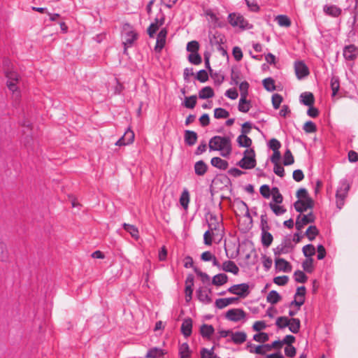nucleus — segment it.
<instances>
[{
    "mask_svg": "<svg viewBox=\"0 0 358 358\" xmlns=\"http://www.w3.org/2000/svg\"><path fill=\"white\" fill-rule=\"evenodd\" d=\"M288 280L289 278L287 275L277 276L273 278V282L280 286L285 285Z\"/></svg>",
    "mask_w": 358,
    "mask_h": 358,
    "instance_id": "obj_62",
    "label": "nucleus"
},
{
    "mask_svg": "<svg viewBox=\"0 0 358 358\" xmlns=\"http://www.w3.org/2000/svg\"><path fill=\"white\" fill-rule=\"evenodd\" d=\"M268 351H270V347H268V344H266L256 346L254 350V353L263 355Z\"/></svg>",
    "mask_w": 358,
    "mask_h": 358,
    "instance_id": "obj_57",
    "label": "nucleus"
},
{
    "mask_svg": "<svg viewBox=\"0 0 358 358\" xmlns=\"http://www.w3.org/2000/svg\"><path fill=\"white\" fill-rule=\"evenodd\" d=\"M294 206L297 212L303 213L313 207V199H299Z\"/></svg>",
    "mask_w": 358,
    "mask_h": 358,
    "instance_id": "obj_10",
    "label": "nucleus"
},
{
    "mask_svg": "<svg viewBox=\"0 0 358 358\" xmlns=\"http://www.w3.org/2000/svg\"><path fill=\"white\" fill-rule=\"evenodd\" d=\"M315 221V216L312 213L308 215H299L296 220V228L301 230L305 225Z\"/></svg>",
    "mask_w": 358,
    "mask_h": 358,
    "instance_id": "obj_8",
    "label": "nucleus"
},
{
    "mask_svg": "<svg viewBox=\"0 0 358 358\" xmlns=\"http://www.w3.org/2000/svg\"><path fill=\"white\" fill-rule=\"evenodd\" d=\"M194 171L196 175L203 176L207 171V166L203 161H199L194 165Z\"/></svg>",
    "mask_w": 358,
    "mask_h": 358,
    "instance_id": "obj_35",
    "label": "nucleus"
},
{
    "mask_svg": "<svg viewBox=\"0 0 358 358\" xmlns=\"http://www.w3.org/2000/svg\"><path fill=\"white\" fill-rule=\"evenodd\" d=\"M349 185H346L344 189H340L336 193V204L339 208H341L344 204L345 199L347 196L349 190Z\"/></svg>",
    "mask_w": 358,
    "mask_h": 358,
    "instance_id": "obj_17",
    "label": "nucleus"
},
{
    "mask_svg": "<svg viewBox=\"0 0 358 358\" xmlns=\"http://www.w3.org/2000/svg\"><path fill=\"white\" fill-rule=\"evenodd\" d=\"M301 101L307 106H313L315 102V98L311 92H304L300 96Z\"/></svg>",
    "mask_w": 358,
    "mask_h": 358,
    "instance_id": "obj_23",
    "label": "nucleus"
},
{
    "mask_svg": "<svg viewBox=\"0 0 358 358\" xmlns=\"http://www.w3.org/2000/svg\"><path fill=\"white\" fill-rule=\"evenodd\" d=\"M255 150L252 148L246 149L243 152V157L238 162V166L244 169H251L256 166Z\"/></svg>",
    "mask_w": 358,
    "mask_h": 358,
    "instance_id": "obj_3",
    "label": "nucleus"
},
{
    "mask_svg": "<svg viewBox=\"0 0 358 358\" xmlns=\"http://www.w3.org/2000/svg\"><path fill=\"white\" fill-rule=\"evenodd\" d=\"M168 31L166 28H163L160 30L157 34V41L155 46V50L157 52H160L166 45V39L167 36Z\"/></svg>",
    "mask_w": 358,
    "mask_h": 358,
    "instance_id": "obj_9",
    "label": "nucleus"
},
{
    "mask_svg": "<svg viewBox=\"0 0 358 358\" xmlns=\"http://www.w3.org/2000/svg\"><path fill=\"white\" fill-rule=\"evenodd\" d=\"M289 319L287 317H279L276 320V325L280 328H285L289 325Z\"/></svg>",
    "mask_w": 358,
    "mask_h": 358,
    "instance_id": "obj_59",
    "label": "nucleus"
},
{
    "mask_svg": "<svg viewBox=\"0 0 358 358\" xmlns=\"http://www.w3.org/2000/svg\"><path fill=\"white\" fill-rule=\"evenodd\" d=\"M229 22L232 27H238L241 29L248 28L249 24L243 15L239 13H230L228 17Z\"/></svg>",
    "mask_w": 358,
    "mask_h": 358,
    "instance_id": "obj_4",
    "label": "nucleus"
},
{
    "mask_svg": "<svg viewBox=\"0 0 358 358\" xmlns=\"http://www.w3.org/2000/svg\"><path fill=\"white\" fill-rule=\"evenodd\" d=\"M229 116V112L222 108H217L214 110V117L216 119L227 118Z\"/></svg>",
    "mask_w": 358,
    "mask_h": 358,
    "instance_id": "obj_42",
    "label": "nucleus"
},
{
    "mask_svg": "<svg viewBox=\"0 0 358 358\" xmlns=\"http://www.w3.org/2000/svg\"><path fill=\"white\" fill-rule=\"evenodd\" d=\"M215 236H219L218 233L213 232L211 231H206L203 235L204 243L207 245H210L213 242V238Z\"/></svg>",
    "mask_w": 358,
    "mask_h": 358,
    "instance_id": "obj_44",
    "label": "nucleus"
},
{
    "mask_svg": "<svg viewBox=\"0 0 358 358\" xmlns=\"http://www.w3.org/2000/svg\"><path fill=\"white\" fill-rule=\"evenodd\" d=\"M200 333L203 337L209 338L214 333V328L212 325L204 324L200 328Z\"/></svg>",
    "mask_w": 358,
    "mask_h": 358,
    "instance_id": "obj_29",
    "label": "nucleus"
},
{
    "mask_svg": "<svg viewBox=\"0 0 358 358\" xmlns=\"http://www.w3.org/2000/svg\"><path fill=\"white\" fill-rule=\"evenodd\" d=\"M294 275L295 280L298 282L304 283L308 279L306 274L301 271H295Z\"/></svg>",
    "mask_w": 358,
    "mask_h": 358,
    "instance_id": "obj_54",
    "label": "nucleus"
},
{
    "mask_svg": "<svg viewBox=\"0 0 358 358\" xmlns=\"http://www.w3.org/2000/svg\"><path fill=\"white\" fill-rule=\"evenodd\" d=\"M306 289L304 286L299 287L294 295V300L291 303V305L294 304L299 308L305 302V295Z\"/></svg>",
    "mask_w": 358,
    "mask_h": 358,
    "instance_id": "obj_11",
    "label": "nucleus"
},
{
    "mask_svg": "<svg viewBox=\"0 0 358 358\" xmlns=\"http://www.w3.org/2000/svg\"><path fill=\"white\" fill-rule=\"evenodd\" d=\"M312 258H307L302 264L303 268L308 273H311L313 271V264Z\"/></svg>",
    "mask_w": 358,
    "mask_h": 358,
    "instance_id": "obj_56",
    "label": "nucleus"
},
{
    "mask_svg": "<svg viewBox=\"0 0 358 358\" xmlns=\"http://www.w3.org/2000/svg\"><path fill=\"white\" fill-rule=\"evenodd\" d=\"M210 163L212 166L222 170H225L228 167V162L217 157H213Z\"/></svg>",
    "mask_w": 358,
    "mask_h": 358,
    "instance_id": "obj_25",
    "label": "nucleus"
},
{
    "mask_svg": "<svg viewBox=\"0 0 358 358\" xmlns=\"http://www.w3.org/2000/svg\"><path fill=\"white\" fill-rule=\"evenodd\" d=\"M324 11L327 15L332 17H338L341 13V10L336 6H325L324 7Z\"/></svg>",
    "mask_w": 358,
    "mask_h": 358,
    "instance_id": "obj_27",
    "label": "nucleus"
},
{
    "mask_svg": "<svg viewBox=\"0 0 358 358\" xmlns=\"http://www.w3.org/2000/svg\"><path fill=\"white\" fill-rule=\"evenodd\" d=\"M275 268L280 271L290 272L292 266L290 264L284 259H277L275 260Z\"/></svg>",
    "mask_w": 358,
    "mask_h": 358,
    "instance_id": "obj_19",
    "label": "nucleus"
},
{
    "mask_svg": "<svg viewBox=\"0 0 358 358\" xmlns=\"http://www.w3.org/2000/svg\"><path fill=\"white\" fill-rule=\"evenodd\" d=\"M192 320L190 318L185 319L181 325V331L185 337H188L192 334Z\"/></svg>",
    "mask_w": 358,
    "mask_h": 358,
    "instance_id": "obj_22",
    "label": "nucleus"
},
{
    "mask_svg": "<svg viewBox=\"0 0 358 358\" xmlns=\"http://www.w3.org/2000/svg\"><path fill=\"white\" fill-rule=\"evenodd\" d=\"M196 104V96L195 95L186 97L184 106L187 108H194Z\"/></svg>",
    "mask_w": 358,
    "mask_h": 358,
    "instance_id": "obj_47",
    "label": "nucleus"
},
{
    "mask_svg": "<svg viewBox=\"0 0 358 358\" xmlns=\"http://www.w3.org/2000/svg\"><path fill=\"white\" fill-rule=\"evenodd\" d=\"M208 227L209 231L218 233V235H221V232L222 231V226L215 216L210 215Z\"/></svg>",
    "mask_w": 358,
    "mask_h": 358,
    "instance_id": "obj_18",
    "label": "nucleus"
},
{
    "mask_svg": "<svg viewBox=\"0 0 358 358\" xmlns=\"http://www.w3.org/2000/svg\"><path fill=\"white\" fill-rule=\"evenodd\" d=\"M245 312L241 308H232L226 313V318L232 322H238L245 318Z\"/></svg>",
    "mask_w": 358,
    "mask_h": 358,
    "instance_id": "obj_5",
    "label": "nucleus"
},
{
    "mask_svg": "<svg viewBox=\"0 0 358 358\" xmlns=\"http://www.w3.org/2000/svg\"><path fill=\"white\" fill-rule=\"evenodd\" d=\"M164 352L162 349H159L157 348H154L150 349L148 352L145 357L146 358H159V357H162L164 355Z\"/></svg>",
    "mask_w": 358,
    "mask_h": 358,
    "instance_id": "obj_36",
    "label": "nucleus"
},
{
    "mask_svg": "<svg viewBox=\"0 0 358 358\" xmlns=\"http://www.w3.org/2000/svg\"><path fill=\"white\" fill-rule=\"evenodd\" d=\"M260 193L264 198H269L271 194V189H270L269 186L267 185H264L260 187Z\"/></svg>",
    "mask_w": 358,
    "mask_h": 358,
    "instance_id": "obj_64",
    "label": "nucleus"
},
{
    "mask_svg": "<svg viewBox=\"0 0 358 358\" xmlns=\"http://www.w3.org/2000/svg\"><path fill=\"white\" fill-rule=\"evenodd\" d=\"M319 231L315 226H310L306 232V235L310 241H313L318 234Z\"/></svg>",
    "mask_w": 358,
    "mask_h": 358,
    "instance_id": "obj_41",
    "label": "nucleus"
},
{
    "mask_svg": "<svg viewBox=\"0 0 358 358\" xmlns=\"http://www.w3.org/2000/svg\"><path fill=\"white\" fill-rule=\"evenodd\" d=\"M214 96L213 90L210 87H205L201 89L199 93L200 99H205L211 98Z\"/></svg>",
    "mask_w": 358,
    "mask_h": 358,
    "instance_id": "obj_34",
    "label": "nucleus"
},
{
    "mask_svg": "<svg viewBox=\"0 0 358 358\" xmlns=\"http://www.w3.org/2000/svg\"><path fill=\"white\" fill-rule=\"evenodd\" d=\"M282 101V97L279 94H274L272 96V104L275 109H278L280 107Z\"/></svg>",
    "mask_w": 358,
    "mask_h": 358,
    "instance_id": "obj_61",
    "label": "nucleus"
},
{
    "mask_svg": "<svg viewBox=\"0 0 358 358\" xmlns=\"http://www.w3.org/2000/svg\"><path fill=\"white\" fill-rule=\"evenodd\" d=\"M331 88L332 90V96H335L340 88L339 79L338 77L333 76L331 79Z\"/></svg>",
    "mask_w": 358,
    "mask_h": 358,
    "instance_id": "obj_40",
    "label": "nucleus"
},
{
    "mask_svg": "<svg viewBox=\"0 0 358 358\" xmlns=\"http://www.w3.org/2000/svg\"><path fill=\"white\" fill-rule=\"evenodd\" d=\"M294 162V156L290 151V150L287 149L283 156V164L285 166L292 165Z\"/></svg>",
    "mask_w": 358,
    "mask_h": 358,
    "instance_id": "obj_39",
    "label": "nucleus"
},
{
    "mask_svg": "<svg viewBox=\"0 0 358 358\" xmlns=\"http://www.w3.org/2000/svg\"><path fill=\"white\" fill-rule=\"evenodd\" d=\"M134 132L130 128H128L124 135L115 143V145L124 146L130 145L134 141Z\"/></svg>",
    "mask_w": 358,
    "mask_h": 358,
    "instance_id": "obj_7",
    "label": "nucleus"
},
{
    "mask_svg": "<svg viewBox=\"0 0 358 358\" xmlns=\"http://www.w3.org/2000/svg\"><path fill=\"white\" fill-rule=\"evenodd\" d=\"M247 334L244 331L231 332V339L235 344H241L246 341Z\"/></svg>",
    "mask_w": 358,
    "mask_h": 358,
    "instance_id": "obj_21",
    "label": "nucleus"
},
{
    "mask_svg": "<svg viewBox=\"0 0 358 358\" xmlns=\"http://www.w3.org/2000/svg\"><path fill=\"white\" fill-rule=\"evenodd\" d=\"M303 130L306 133H314L316 131L317 127H316V125L315 124V123H313L311 121H308V122H305V124L303 125Z\"/></svg>",
    "mask_w": 358,
    "mask_h": 358,
    "instance_id": "obj_60",
    "label": "nucleus"
},
{
    "mask_svg": "<svg viewBox=\"0 0 358 358\" xmlns=\"http://www.w3.org/2000/svg\"><path fill=\"white\" fill-rule=\"evenodd\" d=\"M303 252L306 257L310 258V257H312L313 255H315V248L314 245H313L311 244H308V245H305L303 248Z\"/></svg>",
    "mask_w": 358,
    "mask_h": 358,
    "instance_id": "obj_49",
    "label": "nucleus"
},
{
    "mask_svg": "<svg viewBox=\"0 0 358 358\" xmlns=\"http://www.w3.org/2000/svg\"><path fill=\"white\" fill-rule=\"evenodd\" d=\"M295 73L299 79L304 78L309 74L307 66L302 62H296L294 64Z\"/></svg>",
    "mask_w": 358,
    "mask_h": 358,
    "instance_id": "obj_13",
    "label": "nucleus"
},
{
    "mask_svg": "<svg viewBox=\"0 0 358 358\" xmlns=\"http://www.w3.org/2000/svg\"><path fill=\"white\" fill-rule=\"evenodd\" d=\"M229 292L238 295L241 297H245L249 294V286L246 283L234 285L228 289Z\"/></svg>",
    "mask_w": 358,
    "mask_h": 358,
    "instance_id": "obj_6",
    "label": "nucleus"
},
{
    "mask_svg": "<svg viewBox=\"0 0 358 358\" xmlns=\"http://www.w3.org/2000/svg\"><path fill=\"white\" fill-rule=\"evenodd\" d=\"M188 59L189 62L194 65H199L202 62L201 57L198 54V52L191 53L188 57Z\"/></svg>",
    "mask_w": 358,
    "mask_h": 358,
    "instance_id": "obj_51",
    "label": "nucleus"
},
{
    "mask_svg": "<svg viewBox=\"0 0 358 358\" xmlns=\"http://www.w3.org/2000/svg\"><path fill=\"white\" fill-rule=\"evenodd\" d=\"M253 339L259 343H265L267 341H268V335L266 333L261 332L255 334L253 336Z\"/></svg>",
    "mask_w": 358,
    "mask_h": 358,
    "instance_id": "obj_58",
    "label": "nucleus"
},
{
    "mask_svg": "<svg viewBox=\"0 0 358 358\" xmlns=\"http://www.w3.org/2000/svg\"><path fill=\"white\" fill-rule=\"evenodd\" d=\"M199 43L196 41H192L187 45V50L191 53L198 52Z\"/></svg>",
    "mask_w": 358,
    "mask_h": 358,
    "instance_id": "obj_53",
    "label": "nucleus"
},
{
    "mask_svg": "<svg viewBox=\"0 0 358 358\" xmlns=\"http://www.w3.org/2000/svg\"><path fill=\"white\" fill-rule=\"evenodd\" d=\"M343 57L347 60L353 61L358 56V48L355 45H349L344 48Z\"/></svg>",
    "mask_w": 358,
    "mask_h": 358,
    "instance_id": "obj_12",
    "label": "nucleus"
},
{
    "mask_svg": "<svg viewBox=\"0 0 358 358\" xmlns=\"http://www.w3.org/2000/svg\"><path fill=\"white\" fill-rule=\"evenodd\" d=\"M278 203H270L269 206L273 212L276 215H280L286 212V210L280 206L277 205Z\"/></svg>",
    "mask_w": 358,
    "mask_h": 358,
    "instance_id": "obj_50",
    "label": "nucleus"
},
{
    "mask_svg": "<svg viewBox=\"0 0 358 358\" xmlns=\"http://www.w3.org/2000/svg\"><path fill=\"white\" fill-rule=\"evenodd\" d=\"M222 269L224 271L232 273L234 275H237L239 272V268L237 265L233 261L230 260L223 262Z\"/></svg>",
    "mask_w": 358,
    "mask_h": 358,
    "instance_id": "obj_16",
    "label": "nucleus"
},
{
    "mask_svg": "<svg viewBox=\"0 0 358 358\" xmlns=\"http://www.w3.org/2000/svg\"><path fill=\"white\" fill-rule=\"evenodd\" d=\"M209 148L221 152V155L228 157L231 152V140L227 136H215L209 141Z\"/></svg>",
    "mask_w": 358,
    "mask_h": 358,
    "instance_id": "obj_1",
    "label": "nucleus"
},
{
    "mask_svg": "<svg viewBox=\"0 0 358 358\" xmlns=\"http://www.w3.org/2000/svg\"><path fill=\"white\" fill-rule=\"evenodd\" d=\"M237 142L241 147L249 148L252 144V140L247 135L241 134L237 138Z\"/></svg>",
    "mask_w": 358,
    "mask_h": 358,
    "instance_id": "obj_37",
    "label": "nucleus"
},
{
    "mask_svg": "<svg viewBox=\"0 0 358 358\" xmlns=\"http://www.w3.org/2000/svg\"><path fill=\"white\" fill-rule=\"evenodd\" d=\"M198 298L201 301L205 303H210L212 302L210 296H208L206 291L202 289L198 291Z\"/></svg>",
    "mask_w": 358,
    "mask_h": 358,
    "instance_id": "obj_46",
    "label": "nucleus"
},
{
    "mask_svg": "<svg viewBox=\"0 0 358 358\" xmlns=\"http://www.w3.org/2000/svg\"><path fill=\"white\" fill-rule=\"evenodd\" d=\"M228 280V277L224 273H220L215 275L213 278L212 283L216 286H221L225 284Z\"/></svg>",
    "mask_w": 358,
    "mask_h": 358,
    "instance_id": "obj_28",
    "label": "nucleus"
},
{
    "mask_svg": "<svg viewBox=\"0 0 358 358\" xmlns=\"http://www.w3.org/2000/svg\"><path fill=\"white\" fill-rule=\"evenodd\" d=\"M164 23V17H162L161 19H155V22L152 23L148 28V34L150 38L155 36V33Z\"/></svg>",
    "mask_w": 358,
    "mask_h": 358,
    "instance_id": "obj_15",
    "label": "nucleus"
},
{
    "mask_svg": "<svg viewBox=\"0 0 358 358\" xmlns=\"http://www.w3.org/2000/svg\"><path fill=\"white\" fill-rule=\"evenodd\" d=\"M194 285V277L192 275H189L185 280V300L187 302L190 301L192 296V287Z\"/></svg>",
    "mask_w": 358,
    "mask_h": 358,
    "instance_id": "obj_14",
    "label": "nucleus"
},
{
    "mask_svg": "<svg viewBox=\"0 0 358 358\" xmlns=\"http://www.w3.org/2000/svg\"><path fill=\"white\" fill-rule=\"evenodd\" d=\"M263 85L264 88L268 92H272L275 90V82L271 78H265L263 80Z\"/></svg>",
    "mask_w": 358,
    "mask_h": 358,
    "instance_id": "obj_43",
    "label": "nucleus"
},
{
    "mask_svg": "<svg viewBox=\"0 0 358 358\" xmlns=\"http://www.w3.org/2000/svg\"><path fill=\"white\" fill-rule=\"evenodd\" d=\"M275 20L280 27H289L291 25V21L287 15H280L275 17Z\"/></svg>",
    "mask_w": 358,
    "mask_h": 358,
    "instance_id": "obj_38",
    "label": "nucleus"
},
{
    "mask_svg": "<svg viewBox=\"0 0 358 358\" xmlns=\"http://www.w3.org/2000/svg\"><path fill=\"white\" fill-rule=\"evenodd\" d=\"M290 331L296 334L300 330L301 322L297 318L289 319V325L287 326Z\"/></svg>",
    "mask_w": 358,
    "mask_h": 358,
    "instance_id": "obj_30",
    "label": "nucleus"
},
{
    "mask_svg": "<svg viewBox=\"0 0 358 358\" xmlns=\"http://www.w3.org/2000/svg\"><path fill=\"white\" fill-rule=\"evenodd\" d=\"M271 194L273 196V200L275 203H281L282 202V196L277 187H273L271 189Z\"/></svg>",
    "mask_w": 358,
    "mask_h": 358,
    "instance_id": "obj_45",
    "label": "nucleus"
},
{
    "mask_svg": "<svg viewBox=\"0 0 358 358\" xmlns=\"http://www.w3.org/2000/svg\"><path fill=\"white\" fill-rule=\"evenodd\" d=\"M123 228L126 230L134 239L138 240L139 238V231L138 228L133 224L124 223Z\"/></svg>",
    "mask_w": 358,
    "mask_h": 358,
    "instance_id": "obj_26",
    "label": "nucleus"
},
{
    "mask_svg": "<svg viewBox=\"0 0 358 358\" xmlns=\"http://www.w3.org/2000/svg\"><path fill=\"white\" fill-rule=\"evenodd\" d=\"M281 299V296L275 290L271 291L266 297L267 301L271 304H276Z\"/></svg>",
    "mask_w": 358,
    "mask_h": 358,
    "instance_id": "obj_32",
    "label": "nucleus"
},
{
    "mask_svg": "<svg viewBox=\"0 0 358 358\" xmlns=\"http://www.w3.org/2000/svg\"><path fill=\"white\" fill-rule=\"evenodd\" d=\"M248 87H249V84L246 81L242 82L239 85V90L241 92V97H247Z\"/></svg>",
    "mask_w": 358,
    "mask_h": 358,
    "instance_id": "obj_63",
    "label": "nucleus"
},
{
    "mask_svg": "<svg viewBox=\"0 0 358 358\" xmlns=\"http://www.w3.org/2000/svg\"><path fill=\"white\" fill-rule=\"evenodd\" d=\"M6 77L8 78L6 85L9 90L12 92V97L14 101L18 103L21 97L20 91L17 86L20 76L15 72H8L6 73Z\"/></svg>",
    "mask_w": 358,
    "mask_h": 358,
    "instance_id": "obj_2",
    "label": "nucleus"
},
{
    "mask_svg": "<svg viewBox=\"0 0 358 358\" xmlns=\"http://www.w3.org/2000/svg\"><path fill=\"white\" fill-rule=\"evenodd\" d=\"M197 141V134L193 131L187 130L185 133V141L189 145H193Z\"/></svg>",
    "mask_w": 358,
    "mask_h": 358,
    "instance_id": "obj_24",
    "label": "nucleus"
},
{
    "mask_svg": "<svg viewBox=\"0 0 358 358\" xmlns=\"http://www.w3.org/2000/svg\"><path fill=\"white\" fill-rule=\"evenodd\" d=\"M8 257V252L6 245L0 241V260L6 261Z\"/></svg>",
    "mask_w": 358,
    "mask_h": 358,
    "instance_id": "obj_52",
    "label": "nucleus"
},
{
    "mask_svg": "<svg viewBox=\"0 0 358 358\" xmlns=\"http://www.w3.org/2000/svg\"><path fill=\"white\" fill-rule=\"evenodd\" d=\"M189 201V192L187 190H185L181 194V196L180 199V203L182 207H184L185 208H187V206H188Z\"/></svg>",
    "mask_w": 358,
    "mask_h": 358,
    "instance_id": "obj_55",
    "label": "nucleus"
},
{
    "mask_svg": "<svg viewBox=\"0 0 358 358\" xmlns=\"http://www.w3.org/2000/svg\"><path fill=\"white\" fill-rule=\"evenodd\" d=\"M266 227L268 228V226L263 225L262 227V243L263 245L268 247L272 243L273 238L272 234L266 230Z\"/></svg>",
    "mask_w": 358,
    "mask_h": 358,
    "instance_id": "obj_20",
    "label": "nucleus"
},
{
    "mask_svg": "<svg viewBox=\"0 0 358 358\" xmlns=\"http://www.w3.org/2000/svg\"><path fill=\"white\" fill-rule=\"evenodd\" d=\"M179 355L180 358H189L191 351L187 343L181 344L179 347Z\"/></svg>",
    "mask_w": 358,
    "mask_h": 358,
    "instance_id": "obj_31",
    "label": "nucleus"
},
{
    "mask_svg": "<svg viewBox=\"0 0 358 358\" xmlns=\"http://www.w3.org/2000/svg\"><path fill=\"white\" fill-rule=\"evenodd\" d=\"M137 34L133 31H129L127 34V37L125 38L124 41V45H131L133 42L136 39Z\"/></svg>",
    "mask_w": 358,
    "mask_h": 358,
    "instance_id": "obj_48",
    "label": "nucleus"
},
{
    "mask_svg": "<svg viewBox=\"0 0 358 358\" xmlns=\"http://www.w3.org/2000/svg\"><path fill=\"white\" fill-rule=\"evenodd\" d=\"M250 102L247 100V97H241L238 103V110L242 113H247L250 108Z\"/></svg>",
    "mask_w": 358,
    "mask_h": 358,
    "instance_id": "obj_33",
    "label": "nucleus"
}]
</instances>
